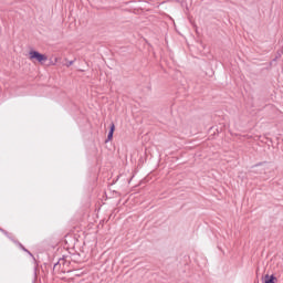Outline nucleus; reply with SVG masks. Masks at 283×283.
<instances>
[{"label": "nucleus", "mask_w": 283, "mask_h": 283, "mask_svg": "<svg viewBox=\"0 0 283 283\" xmlns=\"http://www.w3.org/2000/svg\"><path fill=\"white\" fill-rule=\"evenodd\" d=\"M276 280H277V279H276L274 275H269V274H266V275L264 276V282H263V283H275Z\"/></svg>", "instance_id": "f03ea898"}, {"label": "nucleus", "mask_w": 283, "mask_h": 283, "mask_svg": "<svg viewBox=\"0 0 283 283\" xmlns=\"http://www.w3.org/2000/svg\"><path fill=\"white\" fill-rule=\"evenodd\" d=\"M28 59L32 63H45V61H48V55L41 54L40 52L32 50L29 52Z\"/></svg>", "instance_id": "f257e3e1"}, {"label": "nucleus", "mask_w": 283, "mask_h": 283, "mask_svg": "<svg viewBox=\"0 0 283 283\" xmlns=\"http://www.w3.org/2000/svg\"><path fill=\"white\" fill-rule=\"evenodd\" d=\"M114 132H116V125L112 124L111 125V130H109L108 136H107V140H112L114 138Z\"/></svg>", "instance_id": "7ed1b4c3"}]
</instances>
